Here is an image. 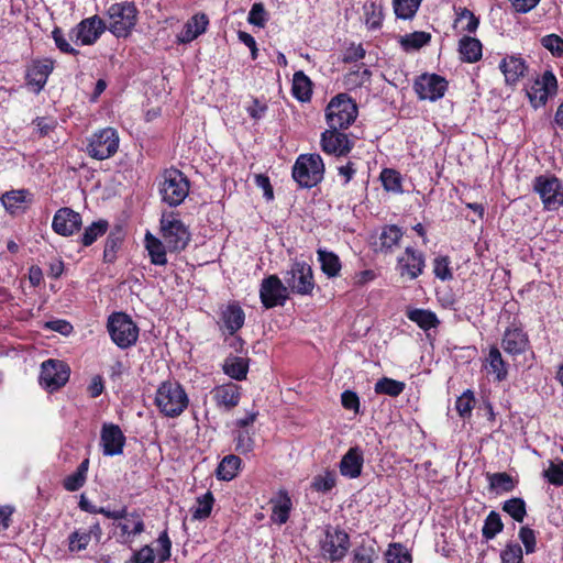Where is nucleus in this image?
<instances>
[{
	"label": "nucleus",
	"instance_id": "nucleus-1",
	"mask_svg": "<svg viewBox=\"0 0 563 563\" xmlns=\"http://www.w3.org/2000/svg\"><path fill=\"white\" fill-rule=\"evenodd\" d=\"M188 395L178 382L167 380L158 386L155 405L165 417H179L188 407Z\"/></svg>",
	"mask_w": 563,
	"mask_h": 563
},
{
	"label": "nucleus",
	"instance_id": "nucleus-2",
	"mask_svg": "<svg viewBox=\"0 0 563 563\" xmlns=\"http://www.w3.org/2000/svg\"><path fill=\"white\" fill-rule=\"evenodd\" d=\"M106 30L115 37H126L136 25L137 9L132 2L111 4L107 12Z\"/></svg>",
	"mask_w": 563,
	"mask_h": 563
},
{
	"label": "nucleus",
	"instance_id": "nucleus-3",
	"mask_svg": "<svg viewBox=\"0 0 563 563\" xmlns=\"http://www.w3.org/2000/svg\"><path fill=\"white\" fill-rule=\"evenodd\" d=\"M159 195L162 200L170 207L179 206L189 194V180L178 169L169 168L161 176Z\"/></svg>",
	"mask_w": 563,
	"mask_h": 563
},
{
	"label": "nucleus",
	"instance_id": "nucleus-4",
	"mask_svg": "<svg viewBox=\"0 0 563 563\" xmlns=\"http://www.w3.org/2000/svg\"><path fill=\"white\" fill-rule=\"evenodd\" d=\"M324 164L319 154H301L294 167V179L305 188H311L323 179Z\"/></svg>",
	"mask_w": 563,
	"mask_h": 563
},
{
	"label": "nucleus",
	"instance_id": "nucleus-5",
	"mask_svg": "<svg viewBox=\"0 0 563 563\" xmlns=\"http://www.w3.org/2000/svg\"><path fill=\"white\" fill-rule=\"evenodd\" d=\"M356 117V104L344 93L334 97L327 107L325 118L331 129H347Z\"/></svg>",
	"mask_w": 563,
	"mask_h": 563
},
{
	"label": "nucleus",
	"instance_id": "nucleus-6",
	"mask_svg": "<svg viewBox=\"0 0 563 563\" xmlns=\"http://www.w3.org/2000/svg\"><path fill=\"white\" fill-rule=\"evenodd\" d=\"M112 341L121 349L132 346L139 338V328L133 320L123 312L112 313L107 323Z\"/></svg>",
	"mask_w": 563,
	"mask_h": 563
},
{
	"label": "nucleus",
	"instance_id": "nucleus-7",
	"mask_svg": "<svg viewBox=\"0 0 563 563\" xmlns=\"http://www.w3.org/2000/svg\"><path fill=\"white\" fill-rule=\"evenodd\" d=\"M161 232L164 243L170 252L183 251L190 241V233L187 227L173 213L163 214L161 219Z\"/></svg>",
	"mask_w": 563,
	"mask_h": 563
},
{
	"label": "nucleus",
	"instance_id": "nucleus-8",
	"mask_svg": "<svg viewBox=\"0 0 563 563\" xmlns=\"http://www.w3.org/2000/svg\"><path fill=\"white\" fill-rule=\"evenodd\" d=\"M119 142L118 132L113 128H104L91 135L87 152L90 157L103 161L117 153Z\"/></svg>",
	"mask_w": 563,
	"mask_h": 563
},
{
	"label": "nucleus",
	"instance_id": "nucleus-9",
	"mask_svg": "<svg viewBox=\"0 0 563 563\" xmlns=\"http://www.w3.org/2000/svg\"><path fill=\"white\" fill-rule=\"evenodd\" d=\"M284 282L289 290L301 296L312 294L314 288L313 273L305 262H295L284 275Z\"/></svg>",
	"mask_w": 563,
	"mask_h": 563
},
{
	"label": "nucleus",
	"instance_id": "nucleus-10",
	"mask_svg": "<svg viewBox=\"0 0 563 563\" xmlns=\"http://www.w3.org/2000/svg\"><path fill=\"white\" fill-rule=\"evenodd\" d=\"M69 374L70 369L63 361L47 360L42 363L40 383L53 391L67 383Z\"/></svg>",
	"mask_w": 563,
	"mask_h": 563
},
{
	"label": "nucleus",
	"instance_id": "nucleus-11",
	"mask_svg": "<svg viewBox=\"0 0 563 563\" xmlns=\"http://www.w3.org/2000/svg\"><path fill=\"white\" fill-rule=\"evenodd\" d=\"M106 31V21L100 16L93 15L84 19L70 31V38L76 44L91 45L97 42L101 34Z\"/></svg>",
	"mask_w": 563,
	"mask_h": 563
},
{
	"label": "nucleus",
	"instance_id": "nucleus-12",
	"mask_svg": "<svg viewBox=\"0 0 563 563\" xmlns=\"http://www.w3.org/2000/svg\"><path fill=\"white\" fill-rule=\"evenodd\" d=\"M260 297L267 309L284 306L288 299V288L276 275H272L262 280Z\"/></svg>",
	"mask_w": 563,
	"mask_h": 563
},
{
	"label": "nucleus",
	"instance_id": "nucleus-13",
	"mask_svg": "<svg viewBox=\"0 0 563 563\" xmlns=\"http://www.w3.org/2000/svg\"><path fill=\"white\" fill-rule=\"evenodd\" d=\"M415 91L422 100L437 101L446 91V80L435 74H423L415 81Z\"/></svg>",
	"mask_w": 563,
	"mask_h": 563
},
{
	"label": "nucleus",
	"instance_id": "nucleus-14",
	"mask_svg": "<svg viewBox=\"0 0 563 563\" xmlns=\"http://www.w3.org/2000/svg\"><path fill=\"white\" fill-rule=\"evenodd\" d=\"M534 190L548 210H555L563 203V191L555 177L540 176L536 178Z\"/></svg>",
	"mask_w": 563,
	"mask_h": 563
},
{
	"label": "nucleus",
	"instance_id": "nucleus-15",
	"mask_svg": "<svg viewBox=\"0 0 563 563\" xmlns=\"http://www.w3.org/2000/svg\"><path fill=\"white\" fill-rule=\"evenodd\" d=\"M81 224V216L73 209L64 207L55 212L52 228L55 233L62 236H70L79 231Z\"/></svg>",
	"mask_w": 563,
	"mask_h": 563
},
{
	"label": "nucleus",
	"instance_id": "nucleus-16",
	"mask_svg": "<svg viewBox=\"0 0 563 563\" xmlns=\"http://www.w3.org/2000/svg\"><path fill=\"white\" fill-rule=\"evenodd\" d=\"M352 147L353 143L347 135L339 132L338 129L329 128L321 134V148L327 154L343 156L350 153Z\"/></svg>",
	"mask_w": 563,
	"mask_h": 563
},
{
	"label": "nucleus",
	"instance_id": "nucleus-17",
	"mask_svg": "<svg viewBox=\"0 0 563 563\" xmlns=\"http://www.w3.org/2000/svg\"><path fill=\"white\" fill-rule=\"evenodd\" d=\"M101 446L103 455L114 456L123 452L125 437L120 427L113 423H103L101 429Z\"/></svg>",
	"mask_w": 563,
	"mask_h": 563
},
{
	"label": "nucleus",
	"instance_id": "nucleus-18",
	"mask_svg": "<svg viewBox=\"0 0 563 563\" xmlns=\"http://www.w3.org/2000/svg\"><path fill=\"white\" fill-rule=\"evenodd\" d=\"M349 545L350 539L347 533L335 530L333 533H327L322 551L331 561H339L346 554Z\"/></svg>",
	"mask_w": 563,
	"mask_h": 563
},
{
	"label": "nucleus",
	"instance_id": "nucleus-19",
	"mask_svg": "<svg viewBox=\"0 0 563 563\" xmlns=\"http://www.w3.org/2000/svg\"><path fill=\"white\" fill-rule=\"evenodd\" d=\"M363 464V451L358 446L350 448L340 461V473L347 478H357L362 474Z\"/></svg>",
	"mask_w": 563,
	"mask_h": 563
},
{
	"label": "nucleus",
	"instance_id": "nucleus-20",
	"mask_svg": "<svg viewBox=\"0 0 563 563\" xmlns=\"http://www.w3.org/2000/svg\"><path fill=\"white\" fill-rule=\"evenodd\" d=\"M245 313L238 303H229L221 310L220 328L228 331L230 335L235 334L244 324Z\"/></svg>",
	"mask_w": 563,
	"mask_h": 563
},
{
	"label": "nucleus",
	"instance_id": "nucleus-21",
	"mask_svg": "<svg viewBox=\"0 0 563 563\" xmlns=\"http://www.w3.org/2000/svg\"><path fill=\"white\" fill-rule=\"evenodd\" d=\"M52 70L53 62L51 59L33 62L27 69L26 79L34 92L38 93L44 88Z\"/></svg>",
	"mask_w": 563,
	"mask_h": 563
},
{
	"label": "nucleus",
	"instance_id": "nucleus-22",
	"mask_svg": "<svg viewBox=\"0 0 563 563\" xmlns=\"http://www.w3.org/2000/svg\"><path fill=\"white\" fill-rule=\"evenodd\" d=\"M401 275H408L410 279L417 278L424 268V257L421 252L407 247L405 254L398 260Z\"/></svg>",
	"mask_w": 563,
	"mask_h": 563
},
{
	"label": "nucleus",
	"instance_id": "nucleus-23",
	"mask_svg": "<svg viewBox=\"0 0 563 563\" xmlns=\"http://www.w3.org/2000/svg\"><path fill=\"white\" fill-rule=\"evenodd\" d=\"M115 526L121 530V542L130 543L133 541L135 536L141 534L144 529V520L139 512H126L125 517L122 521L115 523Z\"/></svg>",
	"mask_w": 563,
	"mask_h": 563
},
{
	"label": "nucleus",
	"instance_id": "nucleus-24",
	"mask_svg": "<svg viewBox=\"0 0 563 563\" xmlns=\"http://www.w3.org/2000/svg\"><path fill=\"white\" fill-rule=\"evenodd\" d=\"M212 396L217 406L230 410L238 406L241 394L239 386L230 383L216 387L212 390Z\"/></svg>",
	"mask_w": 563,
	"mask_h": 563
},
{
	"label": "nucleus",
	"instance_id": "nucleus-25",
	"mask_svg": "<svg viewBox=\"0 0 563 563\" xmlns=\"http://www.w3.org/2000/svg\"><path fill=\"white\" fill-rule=\"evenodd\" d=\"M501 346L506 353L518 355L527 350L528 338L521 329H507L501 341Z\"/></svg>",
	"mask_w": 563,
	"mask_h": 563
},
{
	"label": "nucleus",
	"instance_id": "nucleus-26",
	"mask_svg": "<svg viewBox=\"0 0 563 563\" xmlns=\"http://www.w3.org/2000/svg\"><path fill=\"white\" fill-rule=\"evenodd\" d=\"M209 21L206 14H195L187 21L184 29L178 34V41L180 43H189L197 38L199 35L206 32Z\"/></svg>",
	"mask_w": 563,
	"mask_h": 563
},
{
	"label": "nucleus",
	"instance_id": "nucleus-27",
	"mask_svg": "<svg viewBox=\"0 0 563 563\" xmlns=\"http://www.w3.org/2000/svg\"><path fill=\"white\" fill-rule=\"evenodd\" d=\"M273 505L271 520L277 525H284L289 518L292 507L291 499L287 492H279L278 495L271 500Z\"/></svg>",
	"mask_w": 563,
	"mask_h": 563
},
{
	"label": "nucleus",
	"instance_id": "nucleus-28",
	"mask_svg": "<svg viewBox=\"0 0 563 563\" xmlns=\"http://www.w3.org/2000/svg\"><path fill=\"white\" fill-rule=\"evenodd\" d=\"M507 84L517 82L527 70L526 63L520 57L509 56L501 60L499 65Z\"/></svg>",
	"mask_w": 563,
	"mask_h": 563
},
{
	"label": "nucleus",
	"instance_id": "nucleus-29",
	"mask_svg": "<svg viewBox=\"0 0 563 563\" xmlns=\"http://www.w3.org/2000/svg\"><path fill=\"white\" fill-rule=\"evenodd\" d=\"M482 43L478 38L464 35L459 41V53L465 63H476L482 58Z\"/></svg>",
	"mask_w": 563,
	"mask_h": 563
},
{
	"label": "nucleus",
	"instance_id": "nucleus-30",
	"mask_svg": "<svg viewBox=\"0 0 563 563\" xmlns=\"http://www.w3.org/2000/svg\"><path fill=\"white\" fill-rule=\"evenodd\" d=\"M145 247L152 264L163 266L167 263L166 244L150 232L145 235Z\"/></svg>",
	"mask_w": 563,
	"mask_h": 563
},
{
	"label": "nucleus",
	"instance_id": "nucleus-31",
	"mask_svg": "<svg viewBox=\"0 0 563 563\" xmlns=\"http://www.w3.org/2000/svg\"><path fill=\"white\" fill-rule=\"evenodd\" d=\"M317 255L323 274H325L329 278H334L339 276L342 268V264L339 256L335 253L323 249H319L317 251Z\"/></svg>",
	"mask_w": 563,
	"mask_h": 563
},
{
	"label": "nucleus",
	"instance_id": "nucleus-32",
	"mask_svg": "<svg viewBox=\"0 0 563 563\" xmlns=\"http://www.w3.org/2000/svg\"><path fill=\"white\" fill-rule=\"evenodd\" d=\"M485 367L488 373L494 374L498 382L505 380L508 375L507 365L501 356L500 351L496 346H492L486 357Z\"/></svg>",
	"mask_w": 563,
	"mask_h": 563
},
{
	"label": "nucleus",
	"instance_id": "nucleus-33",
	"mask_svg": "<svg viewBox=\"0 0 563 563\" xmlns=\"http://www.w3.org/2000/svg\"><path fill=\"white\" fill-rule=\"evenodd\" d=\"M312 84L303 71L299 70L294 74L292 78V95L301 102L309 101L312 93Z\"/></svg>",
	"mask_w": 563,
	"mask_h": 563
},
{
	"label": "nucleus",
	"instance_id": "nucleus-34",
	"mask_svg": "<svg viewBox=\"0 0 563 563\" xmlns=\"http://www.w3.org/2000/svg\"><path fill=\"white\" fill-rule=\"evenodd\" d=\"M249 363L243 357L229 356L223 364L224 373L233 379L242 380L246 377Z\"/></svg>",
	"mask_w": 563,
	"mask_h": 563
},
{
	"label": "nucleus",
	"instance_id": "nucleus-35",
	"mask_svg": "<svg viewBox=\"0 0 563 563\" xmlns=\"http://www.w3.org/2000/svg\"><path fill=\"white\" fill-rule=\"evenodd\" d=\"M241 466V459L236 455H227L217 468V476L222 481H231L238 475Z\"/></svg>",
	"mask_w": 563,
	"mask_h": 563
},
{
	"label": "nucleus",
	"instance_id": "nucleus-36",
	"mask_svg": "<svg viewBox=\"0 0 563 563\" xmlns=\"http://www.w3.org/2000/svg\"><path fill=\"white\" fill-rule=\"evenodd\" d=\"M479 24L475 14L466 8H460L456 12L454 27L460 32L473 33L477 30Z\"/></svg>",
	"mask_w": 563,
	"mask_h": 563
},
{
	"label": "nucleus",
	"instance_id": "nucleus-37",
	"mask_svg": "<svg viewBox=\"0 0 563 563\" xmlns=\"http://www.w3.org/2000/svg\"><path fill=\"white\" fill-rule=\"evenodd\" d=\"M421 4V0H393L394 12L398 19H412Z\"/></svg>",
	"mask_w": 563,
	"mask_h": 563
},
{
	"label": "nucleus",
	"instance_id": "nucleus-38",
	"mask_svg": "<svg viewBox=\"0 0 563 563\" xmlns=\"http://www.w3.org/2000/svg\"><path fill=\"white\" fill-rule=\"evenodd\" d=\"M408 318L412 322H416L423 330L435 328L439 323L435 313L423 309H415L409 311Z\"/></svg>",
	"mask_w": 563,
	"mask_h": 563
},
{
	"label": "nucleus",
	"instance_id": "nucleus-39",
	"mask_svg": "<svg viewBox=\"0 0 563 563\" xmlns=\"http://www.w3.org/2000/svg\"><path fill=\"white\" fill-rule=\"evenodd\" d=\"M336 485V474L334 471L325 470L316 475L311 482V487L318 493H328Z\"/></svg>",
	"mask_w": 563,
	"mask_h": 563
},
{
	"label": "nucleus",
	"instance_id": "nucleus-40",
	"mask_svg": "<svg viewBox=\"0 0 563 563\" xmlns=\"http://www.w3.org/2000/svg\"><path fill=\"white\" fill-rule=\"evenodd\" d=\"M109 228V223L106 220H98L91 223L85 229L81 235V243L84 246H89L97 241L98 238L102 236Z\"/></svg>",
	"mask_w": 563,
	"mask_h": 563
},
{
	"label": "nucleus",
	"instance_id": "nucleus-41",
	"mask_svg": "<svg viewBox=\"0 0 563 563\" xmlns=\"http://www.w3.org/2000/svg\"><path fill=\"white\" fill-rule=\"evenodd\" d=\"M504 529V523L500 516L496 511H490L485 519L482 534L486 540L494 539Z\"/></svg>",
	"mask_w": 563,
	"mask_h": 563
},
{
	"label": "nucleus",
	"instance_id": "nucleus-42",
	"mask_svg": "<svg viewBox=\"0 0 563 563\" xmlns=\"http://www.w3.org/2000/svg\"><path fill=\"white\" fill-rule=\"evenodd\" d=\"M214 498L211 492H207L197 498L196 505L192 507V518L197 520L206 519L210 516Z\"/></svg>",
	"mask_w": 563,
	"mask_h": 563
},
{
	"label": "nucleus",
	"instance_id": "nucleus-43",
	"mask_svg": "<svg viewBox=\"0 0 563 563\" xmlns=\"http://www.w3.org/2000/svg\"><path fill=\"white\" fill-rule=\"evenodd\" d=\"M503 510L517 522H522L527 515L526 503L519 497L506 500L503 505Z\"/></svg>",
	"mask_w": 563,
	"mask_h": 563
},
{
	"label": "nucleus",
	"instance_id": "nucleus-44",
	"mask_svg": "<svg viewBox=\"0 0 563 563\" xmlns=\"http://www.w3.org/2000/svg\"><path fill=\"white\" fill-rule=\"evenodd\" d=\"M405 389V384L391 378L384 377L375 384V391L391 397H397Z\"/></svg>",
	"mask_w": 563,
	"mask_h": 563
},
{
	"label": "nucleus",
	"instance_id": "nucleus-45",
	"mask_svg": "<svg viewBox=\"0 0 563 563\" xmlns=\"http://www.w3.org/2000/svg\"><path fill=\"white\" fill-rule=\"evenodd\" d=\"M402 236L401 230L397 225H388L380 233V249L390 250L396 246Z\"/></svg>",
	"mask_w": 563,
	"mask_h": 563
},
{
	"label": "nucleus",
	"instance_id": "nucleus-46",
	"mask_svg": "<svg viewBox=\"0 0 563 563\" xmlns=\"http://www.w3.org/2000/svg\"><path fill=\"white\" fill-rule=\"evenodd\" d=\"M431 36L426 32H413L411 34H407L400 38L401 46L406 49H419L424 46Z\"/></svg>",
	"mask_w": 563,
	"mask_h": 563
},
{
	"label": "nucleus",
	"instance_id": "nucleus-47",
	"mask_svg": "<svg viewBox=\"0 0 563 563\" xmlns=\"http://www.w3.org/2000/svg\"><path fill=\"white\" fill-rule=\"evenodd\" d=\"M489 486L504 493L511 492L515 488L512 477L507 473H494L488 475Z\"/></svg>",
	"mask_w": 563,
	"mask_h": 563
},
{
	"label": "nucleus",
	"instance_id": "nucleus-48",
	"mask_svg": "<svg viewBox=\"0 0 563 563\" xmlns=\"http://www.w3.org/2000/svg\"><path fill=\"white\" fill-rule=\"evenodd\" d=\"M26 191L13 190L2 196V205L7 211L13 213L25 201Z\"/></svg>",
	"mask_w": 563,
	"mask_h": 563
},
{
	"label": "nucleus",
	"instance_id": "nucleus-49",
	"mask_svg": "<svg viewBox=\"0 0 563 563\" xmlns=\"http://www.w3.org/2000/svg\"><path fill=\"white\" fill-rule=\"evenodd\" d=\"M378 554L373 545L361 544L353 550L352 563H373Z\"/></svg>",
	"mask_w": 563,
	"mask_h": 563
},
{
	"label": "nucleus",
	"instance_id": "nucleus-50",
	"mask_svg": "<svg viewBox=\"0 0 563 563\" xmlns=\"http://www.w3.org/2000/svg\"><path fill=\"white\" fill-rule=\"evenodd\" d=\"M91 541V533L75 531L68 537V549L70 552H79L87 549Z\"/></svg>",
	"mask_w": 563,
	"mask_h": 563
},
{
	"label": "nucleus",
	"instance_id": "nucleus-51",
	"mask_svg": "<svg viewBox=\"0 0 563 563\" xmlns=\"http://www.w3.org/2000/svg\"><path fill=\"white\" fill-rule=\"evenodd\" d=\"M383 186L388 191L400 192L401 179L394 169H384L380 175Z\"/></svg>",
	"mask_w": 563,
	"mask_h": 563
},
{
	"label": "nucleus",
	"instance_id": "nucleus-52",
	"mask_svg": "<svg viewBox=\"0 0 563 563\" xmlns=\"http://www.w3.org/2000/svg\"><path fill=\"white\" fill-rule=\"evenodd\" d=\"M475 405V398L471 390H466L455 402V408L462 418L471 416Z\"/></svg>",
	"mask_w": 563,
	"mask_h": 563
},
{
	"label": "nucleus",
	"instance_id": "nucleus-53",
	"mask_svg": "<svg viewBox=\"0 0 563 563\" xmlns=\"http://www.w3.org/2000/svg\"><path fill=\"white\" fill-rule=\"evenodd\" d=\"M386 563H411V555L400 544H394L386 552Z\"/></svg>",
	"mask_w": 563,
	"mask_h": 563
},
{
	"label": "nucleus",
	"instance_id": "nucleus-54",
	"mask_svg": "<svg viewBox=\"0 0 563 563\" xmlns=\"http://www.w3.org/2000/svg\"><path fill=\"white\" fill-rule=\"evenodd\" d=\"M254 438L249 430H241L235 438V451L241 454H246L254 449Z\"/></svg>",
	"mask_w": 563,
	"mask_h": 563
},
{
	"label": "nucleus",
	"instance_id": "nucleus-55",
	"mask_svg": "<svg viewBox=\"0 0 563 563\" xmlns=\"http://www.w3.org/2000/svg\"><path fill=\"white\" fill-rule=\"evenodd\" d=\"M543 476L554 486L563 485V462H550L549 467L543 472Z\"/></svg>",
	"mask_w": 563,
	"mask_h": 563
},
{
	"label": "nucleus",
	"instance_id": "nucleus-56",
	"mask_svg": "<svg viewBox=\"0 0 563 563\" xmlns=\"http://www.w3.org/2000/svg\"><path fill=\"white\" fill-rule=\"evenodd\" d=\"M247 21L249 23L258 27L265 26L267 22V13L263 3L257 2L252 5L247 16Z\"/></svg>",
	"mask_w": 563,
	"mask_h": 563
},
{
	"label": "nucleus",
	"instance_id": "nucleus-57",
	"mask_svg": "<svg viewBox=\"0 0 563 563\" xmlns=\"http://www.w3.org/2000/svg\"><path fill=\"white\" fill-rule=\"evenodd\" d=\"M450 261L448 256H439L433 261V273L441 280H449L453 277L450 269Z\"/></svg>",
	"mask_w": 563,
	"mask_h": 563
},
{
	"label": "nucleus",
	"instance_id": "nucleus-58",
	"mask_svg": "<svg viewBox=\"0 0 563 563\" xmlns=\"http://www.w3.org/2000/svg\"><path fill=\"white\" fill-rule=\"evenodd\" d=\"M500 556L503 563H522V549L518 543H509Z\"/></svg>",
	"mask_w": 563,
	"mask_h": 563
},
{
	"label": "nucleus",
	"instance_id": "nucleus-59",
	"mask_svg": "<svg viewBox=\"0 0 563 563\" xmlns=\"http://www.w3.org/2000/svg\"><path fill=\"white\" fill-rule=\"evenodd\" d=\"M543 47L549 49L553 55H563V38L556 34H549L541 38Z\"/></svg>",
	"mask_w": 563,
	"mask_h": 563
},
{
	"label": "nucleus",
	"instance_id": "nucleus-60",
	"mask_svg": "<svg viewBox=\"0 0 563 563\" xmlns=\"http://www.w3.org/2000/svg\"><path fill=\"white\" fill-rule=\"evenodd\" d=\"M529 99L534 108L544 106L551 93L544 88H541L539 84H533L528 91Z\"/></svg>",
	"mask_w": 563,
	"mask_h": 563
},
{
	"label": "nucleus",
	"instance_id": "nucleus-61",
	"mask_svg": "<svg viewBox=\"0 0 563 563\" xmlns=\"http://www.w3.org/2000/svg\"><path fill=\"white\" fill-rule=\"evenodd\" d=\"M519 539L525 545L526 553H533L536 551V533L529 527H521L519 530Z\"/></svg>",
	"mask_w": 563,
	"mask_h": 563
},
{
	"label": "nucleus",
	"instance_id": "nucleus-62",
	"mask_svg": "<svg viewBox=\"0 0 563 563\" xmlns=\"http://www.w3.org/2000/svg\"><path fill=\"white\" fill-rule=\"evenodd\" d=\"M157 543L159 545L158 553H157L158 562L164 563L165 561H167L170 558V550H172V541L166 531H163L159 534V537L157 539Z\"/></svg>",
	"mask_w": 563,
	"mask_h": 563
},
{
	"label": "nucleus",
	"instance_id": "nucleus-63",
	"mask_svg": "<svg viewBox=\"0 0 563 563\" xmlns=\"http://www.w3.org/2000/svg\"><path fill=\"white\" fill-rule=\"evenodd\" d=\"M366 10V25L369 29H377L382 25V12L380 9L376 7L375 3H371L368 7H365Z\"/></svg>",
	"mask_w": 563,
	"mask_h": 563
},
{
	"label": "nucleus",
	"instance_id": "nucleus-64",
	"mask_svg": "<svg viewBox=\"0 0 563 563\" xmlns=\"http://www.w3.org/2000/svg\"><path fill=\"white\" fill-rule=\"evenodd\" d=\"M154 560V550L150 545H144L133 553L129 563H153Z\"/></svg>",
	"mask_w": 563,
	"mask_h": 563
}]
</instances>
